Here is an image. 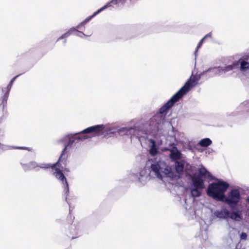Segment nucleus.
<instances>
[{
    "label": "nucleus",
    "mask_w": 249,
    "mask_h": 249,
    "mask_svg": "<svg viewBox=\"0 0 249 249\" xmlns=\"http://www.w3.org/2000/svg\"><path fill=\"white\" fill-rule=\"evenodd\" d=\"M18 76V75H17L16 76H15L14 78H13L10 81L9 84V86H11L13 84V83H14V82L15 81V80H16V79Z\"/></svg>",
    "instance_id": "26"
},
{
    "label": "nucleus",
    "mask_w": 249,
    "mask_h": 249,
    "mask_svg": "<svg viewBox=\"0 0 249 249\" xmlns=\"http://www.w3.org/2000/svg\"><path fill=\"white\" fill-rule=\"evenodd\" d=\"M187 163L184 160L176 161L175 163V168L178 174H181L183 172L185 165Z\"/></svg>",
    "instance_id": "18"
},
{
    "label": "nucleus",
    "mask_w": 249,
    "mask_h": 249,
    "mask_svg": "<svg viewBox=\"0 0 249 249\" xmlns=\"http://www.w3.org/2000/svg\"><path fill=\"white\" fill-rule=\"evenodd\" d=\"M204 41V40L203 38H202L200 40L199 43H198V44L197 45V47H196V51H195V55H196L197 52L198 51V49L201 47V46L202 45Z\"/></svg>",
    "instance_id": "24"
},
{
    "label": "nucleus",
    "mask_w": 249,
    "mask_h": 249,
    "mask_svg": "<svg viewBox=\"0 0 249 249\" xmlns=\"http://www.w3.org/2000/svg\"><path fill=\"white\" fill-rule=\"evenodd\" d=\"M229 187V184L227 182L217 179L216 182L209 185L207 194L217 201H223L225 193Z\"/></svg>",
    "instance_id": "5"
},
{
    "label": "nucleus",
    "mask_w": 249,
    "mask_h": 249,
    "mask_svg": "<svg viewBox=\"0 0 249 249\" xmlns=\"http://www.w3.org/2000/svg\"><path fill=\"white\" fill-rule=\"evenodd\" d=\"M239 109L249 111V101H246L242 103L239 106Z\"/></svg>",
    "instance_id": "22"
},
{
    "label": "nucleus",
    "mask_w": 249,
    "mask_h": 249,
    "mask_svg": "<svg viewBox=\"0 0 249 249\" xmlns=\"http://www.w3.org/2000/svg\"><path fill=\"white\" fill-rule=\"evenodd\" d=\"M87 133H88L84 132L83 130L79 133L69 134L64 136L62 139V141L65 142V147L58 161L54 165L56 168V172L54 173V175L55 177L57 179H59L63 184L64 191L66 192L67 195H68L69 193V186L66 178L62 172L63 167L60 164L61 158L67 150L72 147L73 144L76 141L79 140L83 141L89 138V137L84 135Z\"/></svg>",
    "instance_id": "3"
},
{
    "label": "nucleus",
    "mask_w": 249,
    "mask_h": 249,
    "mask_svg": "<svg viewBox=\"0 0 249 249\" xmlns=\"http://www.w3.org/2000/svg\"><path fill=\"white\" fill-rule=\"evenodd\" d=\"M21 164L22 165V168L25 171H27L33 169L38 170V168L46 169L51 167L53 170H54V176H55L54 173L56 172V168L54 166L55 164H53L52 165L50 164H48L46 163H37L36 161H32L26 164L21 163Z\"/></svg>",
    "instance_id": "10"
},
{
    "label": "nucleus",
    "mask_w": 249,
    "mask_h": 249,
    "mask_svg": "<svg viewBox=\"0 0 249 249\" xmlns=\"http://www.w3.org/2000/svg\"><path fill=\"white\" fill-rule=\"evenodd\" d=\"M247 238V234L245 232H242L240 234V238L241 240H246Z\"/></svg>",
    "instance_id": "25"
},
{
    "label": "nucleus",
    "mask_w": 249,
    "mask_h": 249,
    "mask_svg": "<svg viewBox=\"0 0 249 249\" xmlns=\"http://www.w3.org/2000/svg\"><path fill=\"white\" fill-rule=\"evenodd\" d=\"M126 0H111L107 2L102 7L104 10L106 8L110 7H113L115 6L116 7H120L123 6L125 3Z\"/></svg>",
    "instance_id": "15"
},
{
    "label": "nucleus",
    "mask_w": 249,
    "mask_h": 249,
    "mask_svg": "<svg viewBox=\"0 0 249 249\" xmlns=\"http://www.w3.org/2000/svg\"><path fill=\"white\" fill-rule=\"evenodd\" d=\"M66 170L67 172H68V171H69V170H68V169H66Z\"/></svg>",
    "instance_id": "30"
},
{
    "label": "nucleus",
    "mask_w": 249,
    "mask_h": 249,
    "mask_svg": "<svg viewBox=\"0 0 249 249\" xmlns=\"http://www.w3.org/2000/svg\"><path fill=\"white\" fill-rule=\"evenodd\" d=\"M241 199L240 191L238 189H232L225 196L224 199L223 201L227 204L231 209L236 207Z\"/></svg>",
    "instance_id": "9"
},
{
    "label": "nucleus",
    "mask_w": 249,
    "mask_h": 249,
    "mask_svg": "<svg viewBox=\"0 0 249 249\" xmlns=\"http://www.w3.org/2000/svg\"><path fill=\"white\" fill-rule=\"evenodd\" d=\"M199 174L200 176L204 177V178L208 179L213 178V176L211 174L208 172L207 169L203 166H202L199 169Z\"/></svg>",
    "instance_id": "19"
},
{
    "label": "nucleus",
    "mask_w": 249,
    "mask_h": 249,
    "mask_svg": "<svg viewBox=\"0 0 249 249\" xmlns=\"http://www.w3.org/2000/svg\"><path fill=\"white\" fill-rule=\"evenodd\" d=\"M170 138L171 139V142H170L169 143H168L167 142H166V143L168 144L170 146H172V145H175V143L177 142V141H176L175 137L174 136H171L170 137Z\"/></svg>",
    "instance_id": "23"
},
{
    "label": "nucleus",
    "mask_w": 249,
    "mask_h": 249,
    "mask_svg": "<svg viewBox=\"0 0 249 249\" xmlns=\"http://www.w3.org/2000/svg\"><path fill=\"white\" fill-rule=\"evenodd\" d=\"M230 66H231L232 71L239 68L242 72H245L249 70V55L242 56L238 61H234Z\"/></svg>",
    "instance_id": "12"
},
{
    "label": "nucleus",
    "mask_w": 249,
    "mask_h": 249,
    "mask_svg": "<svg viewBox=\"0 0 249 249\" xmlns=\"http://www.w3.org/2000/svg\"><path fill=\"white\" fill-rule=\"evenodd\" d=\"M212 37V34L209 33L205 35L202 38L205 40V39L208 37Z\"/></svg>",
    "instance_id": "28"
},
{
    "label": "nucleus",
    "mask_w": 249,
    "mask_h": 249,
    "mask_svg": "<svg viewBox=\"0 0 249 249\" xmlns=\"http://www.w3.org/2000/svg\"><path fill=\"white\" fill-rule=\"evenodd\" d=\"M163 150H169L170 157L173 160H178L181 157V153L175 146H173L170 149L165 148Z\"/></svg>",
    "instance_id": "16"
},
{
    "label": "nucleus",
    "mask_w": 249,
    "mask_h": 249,
    "mask_svg": "<svg viewBox=\"0 0 249 249\" xmlns=\"http://www.w3.org/2000/svg\"><path fill=\"white\" fill-rule=\"evenodd\" d=\"M212 143V141L209 138H204L201 140L198 144L202 147H207Z\"/></svg>",
    "instance_id": "20"
},
{
    "label": "nucleus",
    "mask_w": 249,
    "mask_h": 249,
    "mask_svg": "<svg viewBox=\"0 0 249 249\" xmlns=\"http://www.w3.org/2000/svg\"><path fill=\"white\" fill-rule=\"evenodd\" d=\"M204 188V181L199 176L192 177L189 189L193 197L200 196Z\"/></svg>",
    "instance_id": "7"
},
{
    "label": "nucleus",
    "mask_w": 249,
    "mask_h": 249,
    "mask_svg": "<svg viewBox=\"0 0 249 249\" xmlns=\"http://www.w3.org/2000/svg\"><path fill=\"white\" fill-rule=\"evenodd\" d=\"M204 188V181L199 176L192 177L189 189L193 197L200 196Z\"/></svg>",
    "instance_id": "6"
},
{
    "label": "nucleus",
    "mask_w": 249,
    "mask_h": 249,
    "mask_svg": "<svg viewBox=\"0 0 249 249\" xmlns=\"http://www.w3.org/2000/svg\"><path fill=\"white\" fill-rule=\"evenodd\" d=\"M231 219L235 221H240L241 219V213L239 212H230V217Z\"/></svg>",
    "instance_id": "21"
},
{
    "label": "nucleus",
    "mask_w": 249,
    "mask_h": 249,
    "mask_svg": "<svg viewBox=\"0 0 249 249\" xmlns=\"http://www.w3.org/2000/svg\"><path fill=\"white\" fill-rule=\"evenodd\" d=\"M232 67L230 65L223 67H213L208 69L207 70L203 71L201 72V74H205L207 72H210V76H214L216 75L223 76L227 73L232 71Z\"/></svg>",
    "instance_id": "11"
},
{
    "label": "nucleus",
    "mask_w": 249,
    "mask_h": 249,
    "mask_svg": "<svg viewBox=\"0 0 249 249\" xmlns=\"http://www.w3.org/2000/svg\"><path fill=\"white\" fill-rule=\"evenodd\" d=\"M11 148H13V149H28V148L25 147H14V146H11Z\"/></svg>",
    "instance_id": "27"
},
{
    "label": "nucleus",
    "mask_w": 249,
    "mask_h": 249,
    "mask_svg": "<svg viewBox=\"0 0 249 249\" xmlns=\"http://www.w3.org/2000/svg\"><path fill=\"white\" fill-rule=\"evenodd\" d=\"M181 98L176 93L160 108L159 113L152 117L143 126L135 128L134 134L142 146H147L151 156H155L159 153V147L165 139V128L171 127L173 129L170 124L164 123L163 114Z\"/></svg>",
    "instance_id": "1"
},
{
    "label": "nucleus",
    "mask_w": 249,
    "mask_h": 249,
    "mask_svg": "<svg viewBox=\"0 0 249 249\" xmlns=\"http://www.w3.org/2000/svg\"><path fill=\"white\" fill-rule=\"evenodd\" d=\"M137 176L139 181L142 184H145L151 178L162 179L165 177H171L173 174L171 167L164 161L156 157L149 159L145 167Z\"/></svg>",
    "instance_id": "2"
},
{
    "label": "nucleus",
    "mask_w": 249,
    "mask_h": 249,
    "mask_svg": "<svg viewBox=\"0 0 249 249\" xmlns=\"http://www.w3.org/2000/svg\"><path fill=\"white\" fill-rule=\"evenodd\" d=\"M213 215L219 219H227L230 217V211L226 208H222L215 211Z\"/></svg>",
    "instance_id": "14"
},
{
    "label": "nucleus",
    "mask_w": 249,
    "mask_h": 249,
    "mask_svg": "<svg viewBox=\"0 0 249 249\" xmlns=\"http://www.w3.org/2000/svg\"><path fill=\"white\" fill-rule=\"evenodd\" d=\"M66 40H65L64 41V43L65 44V43H66Z\"/></svg>",
    "instance_id": "29"
},
{
    "label": "nucleus",
    "mask_w": 249,
    "mask_h": 249,
    "mask_svg": "<svg viewBox=\"0 0 249 249\" xmlns=\"http://www.w3.org/2000/svg\"><path fill=\"white\" fill-rule=\"evenodd\" d=\"M203 74L192 75L190 78L186 82L185 84L177 92L181 98L188 93L192 88L197 85L200 80L201 76Z\"/></svg>",
    "instance_id": "8"
},
{
    "label": "nucleus",
    "mask_w": 249,
    "mask_h": 249,
    "mask_svg": "<svg viewBox=\"0 0 249 249\" xmlns=\"http://www.w3.org/2000/svg\"><path fill=\"white\" fill-rule=\"evenodd\" d=\"M132 129L131 127H122L119 129L118 126L113 124H98L89 127L83 130L85 133H91L94 136H100L113 134L118 131L120 134H127Z\"/></svg>",
    "instance_id": "4"
},
{
    "label": "nucleus",
    "mask_w": 249,
    "mask_h": 249,
    "mask_svg": "<svg viewBox=\"0 0 249 249\" xmlns=\"http://www.w3.org/2000/svg\"><path fill=\"white\" fill-rule=\"evenodd\" d=\"M104 10L102 9V7L100 8L99 10H98L97 11L95 12L92 15L89 16L87 18H86L83 22H81L79 25H78L76 27L77 28L80 29L81 26L84 25L87 23H88L90 20H91L94 17H95L96 15L103 11Z\"/></svg>",
    "instance_id": "17"
},
{
    "label": "nucleus",
    "mask_w": 249,
    "mask_h": 249,
    "mask_svg": "<svg viewBox=\"0 0 249 249\" xmlns=\"http://www.w3.org/2000/svg\"><path fill=\"white\" fill-rule=\"evenodd\" d=\"M77 28H71L66 33L63 34L61 36L58 38L57 41L61 39H64L68 37L70 35L74 33V35L77 36L83 37V36H87L85 34L82 32H79L77 30Z\"/></svg>",
    "instance_id": "13"
}]
</instances>
